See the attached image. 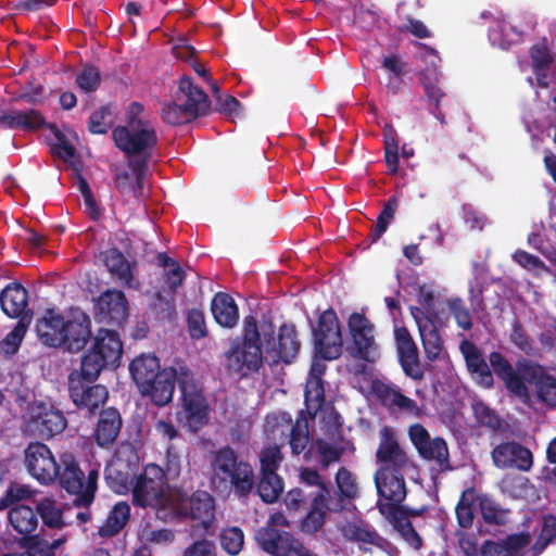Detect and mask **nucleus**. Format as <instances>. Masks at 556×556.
I'll return each instance as SVG.
<instances>
[{"label": "nucleus", "instance_id": "obj_1", "mask_svg": "<svg viewBox=\"0 0 556 556\" xmlns=\"http://www.w3.org/2000/svg\"><path fill=\"white\" fill-rule=\"evenodd\" d=\"M495 376L503 381L509 394L527 401L530 399L528 386L535 390L538 401L549 408H556V378L543 366L528 358L518 359L516 367L501 353L489 354Z\"/></svg>", "mask_w": 556, "mask_h": 556}, {"label": "nucleus", "instance_id": "obj_2", "mask_svg": "<svg viewBox=\"0 0 556 556\" xmlns=\"http://www.w3.org/2000/svg\"><path fill=\"white\" fill-rule=\"evenodd\" d=\"M91 318L86 312L73 307L66 317L48 311L37 320L36 331L45 345L77 353L83 351L91 339Z\"/></svg>", "mask_w": 556, "mask_h": 556}, {"label": "nucleus", "instance_id": "obj_3", "mask_svg": "<svg viewBox=\"0 0 556 556\" xmlns=\"http://www.w3.org/2000/svg\"><path fill=\"white\" fill-rule=\"evenodd\" d=\"M211 483L219 491H228L239 500L254 492L255 475L252 465L240 458L229 445L219 447L211 456Z\"/></svg>", "mask_w": 556, "mask_h": 556}, {"label": "nucleus", "instance_id": "obj_4", "mask_svg": "<svg viewBox=\"0 0 556 556\" xmlns=\"http://www.w3.org/2000/svg\"><path fill=\"white\" fill-rule=\"evenodd\" d=\"M224 367L228 376L244 379L263 366V352L257 320L248 315L243 320V334L237 337L224 353Z\"/></svg>", "mask_w": 556, "mask_h": 556}, {"label": "nucleus", "instance_id": "obj_5", "mask_svg": "<svg viewBox=\"0 0 556 556\" xmlns=\"http://www.w3.org/2000/svg\"><path fill=\"white\" fill-rule=\"evenodd\" d=\"M143 112L139 102H132L127 111L128 126H117L112 131L115 146L127 156L153 150L159 142L154 128L138 117Z\"/></svg>", "mask_w": 556, "mask_h": 556}, {"label": "nucleus", "instance_id": "obj_6", "mask_svg": "<svg viewBox=\"0 0 556 556\" xmlns=\"http://www.w3.org/2000/svg\"><path fill=\"white\" fill-rule=\"evenodd\" d=\"M58 466L56 479L60 486L67 493L75 495L73 503L76 507L88 508L94 501L99 470L97 468L90 469L85 480V472L71 453L62 454Z\"/></svg>", "mask_w": 556, "mask_h": 556}, {"label": "nucleus", "instance_id": "obj_7", "mask_svg": "<svg viewBox=\"0 0 556 556\" xmlns=\"http://www.w3.org/2000/svg\"><path fill=\"white\" fill-rule=\"evenodd\" d=\"M132 504L141 508L165 509L170 502L165 471L156 464H148L137 476L131 488Z\"/></svg>", "mask_w": 556, "mask_h": 556}, {"label": "nucleus", "instance_id": "obj_8", "mask_svg": "<svg viewBox=\"0 0 556 556\" xmlns=\"http://www.w3.org/2000/svg\"><path fill=\"white\" fill-rule=\"evenodd\" d=\"M123 352L119 333L113 329L99 328L91 346L81 356L80 366L87 369V375L100 376L104 368L119 366Z\"/></svg>", "mask_w": 556, "mask_h": 556}, {"label": "nucleus", "instance_id": "obj_9", "mask_svg": "<svg viewBox=\"0 0 556 556\" xmlns=\"http://www.w3.org/2000/svg\"><path fill=\"white\" fill-rule=\"evenodd\" d=\"M87 369L79 366L68 375V394L74 405L87 415L94 414L104 405L109 397L108 389L102 384H96L99 376L87 375Z\"/></svg>", "mask_w": 556, "mask_h": 556}, {"label": "nucleus", "instance_id": "obj_10", "mask_svg": "<svg viewBox=\"0 0 556 556\" xmlns=\"http://www.w3.org/2000/svg\"><path fill=\"white\" fill-rule=\"evenodd\" d=\"M178 388L181 393V412L188 427L197 431L208 417L210 407L200 388L193 379V374L187 367L179 368Z\"/></svg>", "mask_w": 556, "mask_h": 556}, {"label": "nucleus", "instance_id": "obj_11", "mask_svg": "<svg viewBox=\"0 0 556 556\" xmlns=\"http://www.w3.org/2000/svg\"><path fill=\"white\" fill-rule=\"evenodd\" d=\"M314 348L317 355L325 361H333L342 355L343 337L340 321L332 307L324 311L313 327Z\"/></svg>", "mask_w": 556, "mask_h": 556}, {"label": "nucleus", "instance_id": "obj_12", "mask_svg": "<svg viewBox=\"0 0 556 556\" xmlns=\"http://www.w3.org/2000/svg\"><path fill=\"white\" fill-rule=\"evenodd\" d=\"M314 496L313 490L302 486L289 490L283 496V504L290 514H305L302 528L307 532L318 531L324 526L327 510H329L328 502L324 498L323 504L316 510Z\"/></svg>", "mask_w": 556, "mask_h": 556}, {"label": "nucleus", "instance_id": "obj_13", "mask_svg": "<svg viewBox=\"0 0 556 556\" xmlns=\"http://www.w3.org/2000/svg\"><path fill=\"white\" fill-rule=\"evenodd\" d=\"M374 325L363 313L353 312L348 319V330L352 344L348 350L352 357L375 363L379 357V346L375 340Z\"/></svg>", "mask_w": 556, "mask_h": 556}, {"label": "nucleus", "instance_id": "obj_14", "mask_svg": "<svg viewBox=\"0 0 556 556\" xmlns=\"http://www.w3.org/2000/svg\"><path fill=\"white\" fill-rule=\"evenodd\" d=\"M408 437L419 456L427 462H433L438 471L453 470L450 462V451L446 441L441 437L431 438L421 424H414L408 428Z\"/></svg>", "mask_w": 556, "mask_h": 556}, {"label": "nucleus", "instance_id": "obj_15", "mask_svg": "<svg viewBox=\"0 0 556 556\" xmlns=\"http://www.w3.org/2000/svg\"><path fill=\"white\" fill-rule=\"evenodd\" d=\"M301 349V341L293 324H282L277 337L265 334L266 359L270 366L279 363L290 364L296 357Z\"/></svg>", "mask_w": 556, "mask_h": 556}, {"label": "nucleus", "instance_id": "obj_16", "mask_svg": "<svg viewBox=\"0 0 556 556\" xmlns=\"http://www.w3.org/2000/svg\"><path fill=\"white\" fill-rule=\"evenodd\" d=\"M24 462L28 473L41 484L56 480L58 463L51 450L41 442H30L24 452Z\"/></svg>", "mask_w": 556, "mask_h": 556}, {"label": "nucleus", "instance_id": "obj_17", "mask_svg": "<svg viewBox=\"0 0 556 556\" xmlns=\"http://www.w3.org/2000/svg\"><path fill=\"white\" fill-rule=\"evenodd\" d=\"M93 317L98 323L122 327L128 318V300L117 289H106L93 300Z\"/></svg>", "mask_w": 556, "mask_h": 556}, {"label": "nucleus", "instance_id": "obj_18", "mask_svg": "<svg viewBox=\"0 0 556 556\" xmlns=\"http://www.w3.org/2000/svg\"><path fill=\"white\" fill-rule=\"evenodd\" d=\"M394 340L404 374L413 380H421L425 372L420 364L419 351L408 329L405 326L395 325Z\"/></svg>", "mask_w": 556, "mask_h": 556}, {"label": "nucleus", "instance_id": "obj_19", "mask_svg": "<svg viewBox=\"0 0 556 556\" xmlns=\"http://www.w3.org/2000/svg\"><path fill=\"white\" fill-rule=\"evenodd\" d=\"M493 464L496 468H514L520 471H529L533 466L532 452L516 441H507L497 444L491 452Z\"/></svg>", "mask_w": 556, "mask_h": 556}, {"label": "nucleus", "instance_id": "obj_20", "mask_svg": "<svg viewBox=\"0 0 556 556\" xmlns=\"http://www.w3.org/2000/svg\"><path fill=\"white\" fill-rule=\"evenodd\" d=\"M179 371L175 367H165L157 377L138 387L142 396L149 397L157 407H164L173 400L175 383H178Z\"/></svg>", "mask_w": 556, "mask_h": 556}, {"label": "nucleus", "instance_id": "obj_21", "mask_svg": "<svg viewBox=\"0 0 556 556\" xmlns=\"http://www.w3.org/2000/svg\"><path fill=\"white\" fill-rule=\"evenodd\" d=\"M401 469L381 466L376 471L375 484L379 495L378 501L401 504L405 500L406 484Z\"/></svg>", "mask_w": 556, "mask_h": 556}, {"label": "nucleus", "instance_id": "obj_22", "mask_svg": "<svg viewBox=\"0 0 556 556\" xmlns=\"http://www.w3.org/2000/svg\"><path fill=\"white\" fill-rule=\"evenodd\" d=\"M459 350L464 356L468 372L483 388L491 389L494 386L495 375L493 367L486 363L481 350L471 341L463 340Z\"/></svg>", "mask_w": 556, "mask_h": 556}, {"label": "nucleus", "instance_id": "obj_23", "mask_svg": "<svg viewBox=\"0 0 556 556\" xmlns=\"http://www.w3.org/2000/svg\"><path fill=\"white\" fill-rule=\"evenodd\" d=\"M371 390L380 404L389 410L397 409L420 417L421 409L417 402L404 395L397 386L376 380L372 382Z\"/></svg>", "mask_w": 556, "mask_h": 556}, {"label": "nucleus", "instance_id": "obj_24", "mask_svg": "<svg viewBox=\"0 0 556 556\" xmlns=\"http://www.w3.org/2000/svg\"><path fill=\"white\" fill-rule=\"evenodd\" d=\"M30 425L40 437L50 439L64 431L67 420L61 410L40 403L33 408Z\"/></svg>", "mask_w": 556, "mask_h": 556}, {"label": "nucleus", "instance_id": "obj_25", "mask_svg": "<svg viewBox=\"0 0 556 556\" xmlns=\"http://www.w3.org/2000/svg\"><path fill=\"white\" fill-rule=\"evenodd\" d=\"M123 427V418L115 407H108L99 413L92 438L102 448H110L116 442Z\"/></svg>", "mask_w": 556, "mask_h": 556}, {"label": "nucleus", "instance_id": "obj_26", "mask_svg": "<svg viewBox=\"0 0 556 556\" xmlns=\"http://www.w3.org/2000/svg\"><path fill=\"white\" fill-rule=\"evenodd\" d=\"M376 459L383 466L391 468H405L408 464V456L401 447L394 429L389 426H383L380 429V442L376 452Z\"/></svg>", "mask_w": 556, "mask_h": 556}, {"label": "nucleus", "instance_id": "obj_27", "mask_svg": "<svg viewBox=\"0 0 556 556\" xmlns=\"http://www.w3.org/2000/svg\"><path fill=\"white\" fill-rule=\"evenodd\" d=\"M441 72L437 63L432 62L419 74V79L424 88L425 96L427 97L429 110L431 114L441 123L445 124V116L441 111L440 103L445 97V93L439 86Z\"/></svg>", "mask_w": 556, "mask_h": 556}, {"label": "nucleus", "instance_id": "obj_28", "mask_svg": "<svg viewBox=\"0 0 556 556\" xmlns=\"http://www.w3.org/2000/svg\"><path fill=\"white\" fill-rule=\"evenodd\" d=\"M410 313L417 323L426 357L431 362L439 359L443 351V339L435 324L429 317L421 319L419 315L422 311L418 307H410Z\"/></svg>", "mask_w": 556, "mask_h": 556}, {"label": "nucleus", "instance_id": "obj_29", "mask_svg": "<svg viewBox=\"0 0 556 556\" xmlns=\"http://www.w3.org/2000/svg\"><path fill=\"white\" fill-rule=\"evenodd\" d=\"M179 516L191 519H211L214 516L215 502L204 490H197L191 496L181 498L175 508Z\"/></svg>", "mask_w": 556, "mask_h": 556}, {"label": "nucleus", "instance_id": "obj_30", "mask_svg": "<svg viewBox=\"0 0 556 556\" xmlns=\"http://www.w3.org/2000/svg\"><path fill=\"white\" fill-rule=\"evenodd\" d=\"M8 519L11 527L30 542V546L39 544L40 538L33 535L38 527V516L30 506L17 505L12 507L8 513Z\"/></svg>", "mask_w": 556, "mask_h": 556}, {"label": "nucleus", "instance_id": "obj_31", "mask_svg": "<svg viewBox=\"0 0 556 556\" xmlns=\"http://www.w3.org/2000/svg\"><path fill=\"white\" fill-rule=\"evenodd\" d=\"M28 305V291L20 282H11L0 292L2 312L11 317H21Z\"/></svg>", "mask_w": 556, "mask_h": 556}, {"label": "nucleus", "instance_id": "obj_32", "mask_svg": "<svg viewBox=\"0 0 556 556\" xmlns=\"http://www.w3.org/2000/svg\"><path fill=\"white\" fill-rule=\"evenodd\" d=\"M0 125L9 129L35 131L46 126L43 115L34 109L28 111H8L0 114Z\"/></svg>", "mask_w": 556, "mask_h": 556}, {"label": "nucleus", "instance_id": "obj_33", "mask_svg": "<svg viewBox=\"0 0 556 556\" xmlns=\"http://www.w3.org/2000/svg\"><path fill=\"white\" fill-rule=\"evenodd\" d=\"M178 90L182 98L177 97L178 101L185 105H191V110L197 111V116L206 115L210 112L211 102L208 96L203 89L193 84L192 79L188 76H182L179 79Z\"/></svg>", "mask_w": 556, "mask_h": 556}, {"label": "nucleus", "instance_id": "obj_34", "mask_svg": "<svg viewBox=\"0 0 556 556\" xmlns=\"http://www.w3.org/2000/svg\"><path fill=\"white\" fill-rule=\"evenodd\" d=\"M211 312L215 321L225 328H233L239 319V309L232 299L226 292H217L211 302Z\"/></svg>", "mask_w": 556, "mask_h": 556}, {"label": "nucleus", "instance_id": "obj_35", "mask_svg": "<svg viewBox=\"0 0 556 556\" xmlns=\"http://www.w3.org/2000/svg\"><path fill=\"white\" fill-rule=\"evenodd\" d=\"M160 359L154 354H140L129 364V372L137 388L162 372Z\"/></svg>", "mask_w": 556, "mask_h": 556}, {"label": "nucleus", "instance_id": "obj_36", "mask_svg": "<svg viewBox=\"0 0 556 556\" xmlns=\"http://www.w3.org/2000/svg\"><path fill=\"white\" fill-rule=\"evenodd\" d=\"M103 263L108 270L126 286L131 287L134 280L130 263L117 248L108 249L102 253Z\"/></svg>", "mask_w": 556, "mask_h": 556}, {"label": "nucleus", "instance_id": "obj_37", "mask_svg": "<svg viewBox=\"0 0 556 556\" xmlns=\"http://www.w3.org/2000/svg\"><path fill=\"white\" fill-rule=\"evenodd\" d=\"M300 483L302 488H307V490H313L314 496V508L317 510V507L323 504V498L327 502L330 497V489L329 485L324 481L321 475L317 469L311 467H303L300 470Z\"/></svg>", "mask_w": 556, "mask_h": 556}, {"label": "nucleus", "instance_id": "obj_38", "mask_svg": "<svg viewBox=\"0 0 556 556\" xmlns=\"http://www.w3.org/2000/svg\"><path fill=\"white\" fill-rule=\"evenodd\" d=\"M130 517V506L126 502H117L110 510L105 522L99 528L102 536H114L126 526Z\"/></svg>", "mask_w": 556, "mask_h": 556}, {"label": "nucleus", "instance_id": "obj_39", "mask_svg": "<svg viewBox=\"0 0 556 556\" xmlns=\"http://www.w3.org/2000/svg\"><path fill=\"white\" fill-rule=\"evenodd\" d=\"M530 58L539 86L546 87L547 71L554 61L551 50L544 43L533 45L530 49Z\"/></svg>", "mask_w": 556, "mask_h": 556}, {"label": "nucleus", "instance_id": "obj_40", "mask_svg": "<svg viewBox=\"0 0 556 556\" xmlns=\"http://www.w3.org/2000/svg\"><path fill=\"white\" fill-rule=\"evenodd\" d=\"M479 496L475 488L465 489L455 507L456 519L459 527L469 529L473 525L476 502Z\"/></svg>", "mask_w": 556, "mask_h": 556}, {"label": "nucleus", "instance_id": "obj_41", "mask_svg": "<svg viewBox=\"0 0 556 556\" xmlns=\"http://www.w3.org/2000/svg\"><path fill=\"white\" fill-rule=\"evenodd\" d=\"M285 483L279 475L260 473V480L255 482L256 493L266 504H273L278 501L283 492Z\"/></svg>", "mask_w": 556, "mask_h": 556}, {"label": "nucleus", "instance_id": "obj_42", "mask_svg": "<svg viewBox=\"0 0 556 556\" xmlns=\"http://www.w3.org/2000/svg\"><path fill=\"white\" fill-rule=\"evenodd\" d=\"M350 539L359 543L370 544L388 553L394 549V546L387 539L382 538L375 530H370L365 525H353L350 527Z\"/></svg>", "mask_w": 556, "mask_h": 556}, {"label": "nucleus", "instance_id": "obj_43", "mask_svg": "<svg viewBox=\"0 0 556 556\" xmlns=\"http://www.w3.org/2000/svg\"><path fill=\"white\" fill-rule=\"evenodd\" d=\"M197 111L191 110V105H185L184 103L170 102L162 109V119L164 123L178 126L190 123L197 119Z\"/></svg>", "mask_w": 556, "mask_h": 556}, {"label": "nucleus", "instance_id": "obj_44", "mask_svg": "<svg viewBox=\"0 0 556 556\" xmlns=\"http://www.w3.org/2000/svg\"><path fill=\"white\" fill-rule=\"evenodd\" d=\"M104 479L111 490L117 494H126L132 484L128 470H123L119 464H111L104 469Z\"/></svg>", "mask_w": 556, "mask_h": 556}, {"label": "nucleus", "instance_id": "obj_45", "mask_svg": "<svg viewBox=\"0 0 556 556\" xmlns=\"http://www.w3.org/2000/svg\"><path fill=\"white\" fill-rule=\"evenodd\" d=\"M479 508L483 521L491 526H504L508 521V509H504L488 496L479 497Z\"/></svg>", "mask_w": 556, "mask_h": 556}, {"label": "nucleus", "instance_id": "obj_46", "mask_svg": "<svg viewBox=\"0 0 556 556\" xmlns=\"http://www.w3.org/2000/svg\"><path fill=\"white\" fill-rule=\"evenodd\" d=\"M153 150H148L146 152H141L135 154L129 162L128 166L136 176V181L130 185V191H132L135 197H139L143 190V179L149 169V160L152 156Z\"/></svg>", "mask_w": 556, "mask_h": 556}, {"label": "nucleus", "instance_id": "obj_47", "mask_svg": "<svg viewBox=\"0 0 556 556\" xmlns=\"http://www.w3.org/2000/svg\"><path fill=\"white\" fill-rule=\"evenodd\" d=\"M304 399L307 413L315 417L325 403L324 381L307 379Z\"/></svg>", "mask_w": 556, "mask_h": 556}, {"label": "nucleus", "instance_id": "obj_48", "mask_svg": "<svg viewBox=\"0 0 556 556\" xmlns=\"http://www.w3.org/2000/svg\"><path fill=\"white\" fill-rule=\"evenodd\" d=\"M219 543L228 555L237 556L244 545V533L239 527L224 528L219 533Z\"/></svg>", "mask_w": 556, "mask_h": 556}, {"label": "nucleus", "instance_id": "obj_49", "mask_svg": "<svg viewBox=\"0 0 556 556\" xmlns=\"http://www.w3.org/2000/svg\"><path fill=\"white\" fill-rule=\"evenodd\" d=\"M397 207L399 202L396 197L389 198L384 203L382 211L377 217L376 226L369 233L371 242H376L387 231L390 222L394 218Z\"/></svg>", "mask_w": 556, "mask_h": 556}, {"label": "nucleus", "instance_id": "obj_50", "mask_svg": "<svg viewBox=\"0 0 556 556\" xmlns=\"http://www.w3.org/2000/svg\"><path fill=\"white\" fill-rule=\"evenodd\" d=\"M339 501L343 502L345 500H354L358 494L357 483L352 472L348 470L345 467H340L334 477Z\"/></svg>", "mask_w": 556, "mask_h": 556}, {"label": "nucleus", "instance_id": "obj_51", "mask_svg": "<svg viewBox=\"0 0 556 556\" xmlns=\"http://www.w3.org/2000/svg\"><path fill=\"white\" fill-rule=\"evenodd\" d=\"M37 516L39 515L42 522L49 528H62L64 522L62 520V511L58 508L55 501L45 497L37 505Z\"/></svg>", "mask_w": 556, "mask_h": 556}, {"label": "nucleus", "instance_id": "obj_52", "mask_svg": "<svg viewBox=\"0 0 556 556\" xmlns=\"http://www.w3.org/2000/svg\"><path fill=\"white\" fill-rule=\"evenodd\" d=\"M283 455L277 444L264 447L260 454V473L278 475Z\"/></svg>", "mask_w": 556, "mask_h": 556}, {"label": "nucleus", "instance_id": "obj_53", "mask_svg": "<svg viewBox=\"0 0 556 556\" xmlns=\"http://www.w3.org/2000/svg\"><path fill=\"white\" fill-rule=\"evenodd\" d=\"M273 556H307V548L291 533L282 531L276 551Z\"/></svg>", "mask_w": 556, "mask_h": 556}, {"label": "nucleus", "instance_id": "obj_54", "mask_svg": "<svg viewBox=\"0 0 556 556\" xmlns=\"http://www.w3.org/2000/svg\"><path fill=\"white\" fill-rule=\"evenodd\" d=\"M76 86L84 93L94 92L101 84L100 70L94 65H85L75 80Z\"/></svg>", "mask_w": 556, "mask_h": 556}, {"label": "nucleus", "instance_id": "obj_55", "mask_svg": "<svg viewBox=\"0 0 556 556\" xmlns=\"http://www.w3.org/2000/svg\"><path fill=\"white\" fill-rule=\"evenodd\" d=\"M112 110L110 105H102L91 113L88 122V130L94 135L106 134L113 125Z\"/></svg>", "mask_w": 556, "mask_h": 556}, {"label": "nucleus", "instance_id": "obj_56", "mask_svg": "<svg viewBox=\"0 0 556 556\" xmlns=\"http://www.w3.org/2000/svg\"><path fill=\"white\" fill-rule=\"evenodd\" d=\"M55 138V142L51 146L52 154L67 161L73 159L76 153L75 147L70 142L65 134H63L55 124H47L46 126Z\"/></svg>", "mask_w": 556, "mask_h": 556}, {"label": "nucleus", "instance_id": "obj_57", "mask_svg": "<svg viewBox=\"0 0 556 556\" xmlns=\"http://www.w3.org/2000/svg\"><path fill=\"white\" fill-rule=\"evenodd\" d=\"M450 313L453 315L456 325L465 331L473 327L471 314L465 302L460 298L450 299L446 303Z\"/></svg>", "mask_w": 556, "mask_h": 556}, {"label": "nucleus", "instance_id": "obj_58", "mask_svg": "<svg viewBox=\"0 0 556 556\" xmlns=\"http://www.w3.org/2000/svg\"><path fill=\"white\" fill-rule=\"evenodd\" d=\"M377 507L381 515H383L395 530H399L405 521H410L405 510V506L395 503H383L378 501Z\"/></svg>", "mask_w": 556, "mask_h": 556}, {"label": "nucleus", "instance_id": "obj_59", "mask_svg": "<svg viewBox=\"0 0 556 556\" xmlns=\"http://www.w3.org/2000/svg\"><path fill=\"white\" fill-rule=\"evenodd\" d=\"M26 333V326L18 321L16 326L0 341V352L5 355L15 354Z\"/></svg>", "mask_w": 556, "mask_h": 556}, {"label": "nucleus", "instance_id": "obj_60", "mask_svg": "<svg viewBox=\"0 0 556 556\" xmlns=\"http://www.w3.org/2000/svg\"><path fill=\"white\" fill-rule=\"evenodd\" d=\"M33 494L34 491L29 485L12 482L5 494L0 498V509L7 508L20 501L28 500Z\"/></svg>", "mask_w": 556, "mask_h": 556}, {"label": "nucleus", "instance_id": "obj_61", "mask_svg": "<svg viewBox=\"0 0 556 556\" xmlns=\"http://www.w3.org/2000/svg\"><path fill=\"white\" fill-rule=\"evenodd\" d=\"M281 535L282 531L276 528L263 527L255 532V540L264 552L273 555Z\"/></svg>", "mask_w": 556, "mask_h": 556}, {"label": "nucleus", "instance_id": "obj_62", "mask_svg": "<svg viewBox=\"0 0 556 556\" xmlns=\"http://www.w3.org/2000/svg\"><path fill=\"white\" fill-rule=\"evenodd\" d=\"M308 431L307 424H300L298 420L291 428L289 433V444L291 451L295 455H300L307 446Z\"/></svg>", "mask_w": 556, "mask_h": 556}, {"label": "nucleus", "instance_id": "obj_63", "mask_svg": "<svg viewBox=\"0 0 556 556\" xmlns=\"http://www.w3.org/2000/svg\"><path fill=\"white\" fill-rule=\"evenodd\" d=\"M473 413L477 422L492 430H497L501 427V419L494 409L489 407L482 402L473 405Z\"/></svg>", "mask_w": 556, "mask_h": 556}, {"label": "nucleus", "instance_id": "obj_64", "mask_svg": "<svg viewBox=\"0 0 556 556\" xmlns=\"http://www.w3.org/2000/svg\"><path fill=\"white\" fill-rule=\"evenodd\" d=\"M187 326L192 339L199 340L207 336L205 316L201 309L192 308L188 312Z\"/></svg>", "mask_w": 556, "mask_h": 556}]
</instances>
